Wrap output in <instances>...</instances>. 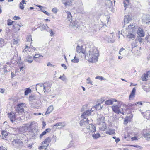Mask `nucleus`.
Listing matches in <instances>:
<instances>
[{"label":"nucleus","instance_id":"12","mask_svg":"<svg viewBox=\"0 0 150 150\" xmlns=\"http://www.w3.org/2000/svg\"><path fill=\"white\" fill-rule=\"evenodd\" d=\"M51 140L50 138H47L43 142H42L43 145H45L47 147L49 146V144L51 142Z\"/></svg>","mask_w":150,"mask_h":150},{"label":"nucleus","instance_id":"57","mask_svg":"<svg viewBox=\"0 0 150 150\" xmlns=\"http://www.w3.org/2000/svg\"><path fill=\"white\" fill-rule=\"evenodd\" d=\"M50 33V35L51 36H52L54 35L53 32L52 30H49Z\"/></svg>","mask_w":150,"mask_h":150},{"label":"nucleus","instance_id":"2","mask_svg":"<svg viewBox=\"0 0 150 150\" xmlns=\"http://www.w3.org/2000/svg\"><path fill=\"white\" fill-rule=\"evenodd\" d=\"M83 130L85 133H89L90 134L96 131V127L94 125L91 123L88 124L86 128H83Z\"/></svg>","mask_w":150,"mask_h":150},{"label":"nucleus","instance_id":"28","mask_svg":"<svg viewBox=\"0 0 150 150\" xmlns=\"http://www.w3.org/2000/svg\"><path fill=\"white\" fill-rule=\"evenodd\" d=\"M71 61L72 63H77L79 62V59H78V57L75 56L74 59H71Z\"/></svg>","mask_w":150,"mask_h":150},{"label":"nucleus","instance_id":"33","mask_svg":"<svg viewBox=\"0 0 150 150\" xmlns=\"http://www.w3.org/2000/svg\"><path fill=\"white\" fill-rule=\"evenodd\" d=\"M149 72L146 74H144V76H142V80L143 81H146L148 79V74Z\"/></svg>","mask_w":150,"mask_h":150},{"label":"nucleus","instance_id":"7","mask_svg":"<svg viewBox=\"0 0 150 150\" xmlns=\"http://www.w3.org/2000/svg\"><path fill=\"white\" fill-rule=\"evenodd\" d=\"M136 28H135L134 23H132L127 27V30H128L130 32L132 33L136 32Z\"/></svg>","mask_w":150,"mask_h":150},{"label":"nucleus","instance_id":"50","mask_svg":"<svg viewBox=\"0 0 150 150\" xmlns=\"http://www.w3.org/2000/svg\"><path fill=\"white\" fill-rule=\"evenodd\" d=\"M29 47L28 46L26 45L25 48L23 50V52H26L27 50H28Z\"/></svg>","mask_w":150,"mask_h":150},{"label":"nucleus","instance_id":"36","mask_svg":"<svg viewBox=\"0 0 150 150\" xmlns=\"http://www.w3.org/2000/svg\"><path fill=\"white\" fill-rule=\"evenodd\" d=\"M31 90L29 88H26V89L25 91V95H28L31 92Z\"/></svg>","mask_w":150,"mask_h":150},{"label":"nucleus","instance_id":"62","mask_svg":"<svg viewBox=\"0 0 150 150\" xmlns=\"http://www.w3.org/2000/svg\"><path fill=\"white\" fill-rule=\"evenodd\" d=\"M125 50V49L124 48H121L119 51V54H120V55H121V52H122V51H123V50Z\"/></svg>","mask_w":150,"mask_h":150},{"label":"nucleus","instance_id":"34","mask_svg":"<svg viewBox=\"0 0 150 150\" xmlns=\"http://www.w3.org/2000/svg\"><path fill=\"white\" fill-rule=\"evenodd\" d=\"M28 129V127L26 126L23 127L20 129V131L23 133L26 132V130Z\"/></svg>","mask_w":150,"mask_h":150},{"label":"nucleus","instance_id":"10","mask_svg":"<svg viewBox=\"0 0 150 150\" xmlns=\"http://www.w3.org/2000/svg\"><path fill=\"white\" fill-rule=\"evenodd\" d=\"M97 117V121L98 124L100 125L103 122H104L105 118L103 115H98Z\"/></svg>","mask_w":150,"mask_h":150},{"label":"nucleus","instance_id":"16","mask_svg":"<svg viewBox=\"0 0 150 150\" xmlns=\"http://www.w3.org/2000/svg\"><path fill=\"white\" fill-rule=\"evenodd\" d=\"M25 106V104L23 103H20L18 104L16 108V109H18L20 110H24V108Z\"/></svg>","mask_w":150,"mask_h":150},{"label":"nucleus","instance_id":"23","mask_svg":"<svg viewBox=\"0 0 150 150\" xmlns=\"http://www.w3.org/2000/svg\"><path fill=\"white\" fill-rule=\"evenodd\" d=\"M130 19L129 16H125L124 19L125 23H128Z\"/></svg>","mask_w":150,"mask_h":150},{"label":"nucleus","instance_id":"56","mask_svg":"<svg viewBox=\"0 0 150 150\" xmlns=\"http://www.w3.org/2000/svg\"><path fill=\"white\" fill-rule=\"evenodd\" d=\"M61 80L63 81H65L66 80V77L64 74L63 75Z\"/></svg>","mask_w":150,"mask_h":150},{"label":"nucleus","instance_id":"35","mask_svg":"<svg viewBox=\"0 0 150 150\" xmlns=\"http://www.w3.org/2000/svg\"><path fill=\"white\" fill-rule=\"evenodd\" d=\"M19 140L17 139H16L14 140L13 141H12V144L14 145H16L20 143Z\"/></svg>","mask_w":150,"mask_h":150},{"label":"nucleus","instance_id":"42","mask_svg":"<svg viewBox=\"0 0 150 150\" xmlns=\"http://www.w3.org/2000/svg\"><path fill=\"white\" fill-rule=\"evenodd\" d=\"M67 18L69 21L71 20V13L70 12H67Z\"/></svg>","mask_w":150,"mask_h":150},{"label":"nucleus","instance_id":"4","mask_svg":"<svg viewBox=\"0 0 150 150\" xmlns=\"http://www.w3.org/2000/svg\"><path fill=\"white\" fill-rule=\"evenodd\" d=\"M44 86V92H48L51 91V84L50 83L45 82L43 84Z\"/></svg>","mask_w":150,"mask_h":150},{"label":"nucleus","instance_id":"46","mask_svg":"<svg viewBox=\"0 0 150 150\" xmlns=\"http://www.w3.org/2000/svg\"><path fill=\"white\" fill-rule=\"evenodd\" d=\"M96 79H100L101 80H105V79H104L103 77L99 76H97L96 78Z\"/></svg>","mask_w":150,"mask_h":150},{"label":"nucleus","instance_id":"45","mask_svg":"<svg viewBox=\"0 0 150 150\" xmlns=\"http://www.w3.org/2000/svg\"><path fill=\"white\" fill-rule=\"evenodd\" d=\"M4 40L2 38H0V47H1L4 45Z\"/></svg>","mask_w":150,"mask_h":150},{"label":"nucleus","instance_id":"52","mask_svg":"<svg viewBox=\"0 0 150 150\" xmlns=\"http://www.w3.org/2000/svg\"><path fill=\"white\" fill-rule=\"evenodd\" d=\"M13 41V44L16 45L18 43V41L17 39H14Z\"/></svg>","mask_w":150,"mask_h":150},{"label":"nucleus","instance_id":"43","mask_svg":"<svg viewBox=\"0 0 150 150\" xmlns=\"http://www.w3.org/2000/svg\"><path fill=\"white\" fill-rule=\"evenodd\" d=\"M47 147L44 145L39 147L38 149L40 150L44 149L45 150H46Z\"/></svg>","mask_w":150,"mask_h":150},{"label":"nucleus","instance_id":"20","mask_svg":"<svg viewBox=\"0 0 150 150\" xmlns=\"http://www.w3.org/2000/svg\"><path fill=\"white\" fill-rule=\"evenodd\" d=\"M15 110L16 112L19 115H23L26 112V111H25L24 110H20L18 109Z\"/></svg>","mask_w":150,"mask_h":150},{"label":"nucleus","instance_id":"17","mask_svg":"<svg viewBox=\"0 0 150 150\" xmlns=\"http://www.w3.org/2000/svg\"><path fill=\"white\" fill-rule=\"evenodd\" d=\"M135 32L132 33L130 32L127 35V37L129 38H130L132 40H134L135 38Z\"/></svg>","mask_w":150,"mask_h":150},{"label":"nucleus","instance_id":"64","mask_svg":"<svg viewBox=\"0 0 150 150\" xmlns=\"http://www.w3.org/2000/svg\"><path fill=\"white\" fill-rule=\"evenodd\" d=\"M138 40L140 43H142L143 42L142 39L141 37L139 38Z\"/></svg>","mask_w":150,"mask_h":150},{"label":"nucleus","instance_id":"40","mask_svg":"<svg viewBox=\"0 0 150 150\" xmlns=\"http://www.w3.org/2000/svg\"><path fill=\"white\" fill-rule=\"evenodd\" d=\"M87 83L93 85V81L91 80V79L89 77L87 79Z\"/></svg>","mask_w":150,"mask_h":150},{"label":"nucleus","instance_id":"55","mask_svg":"<svg viewBox=\"0 0 150 150\" xmlns=\"http://www.w3.org/2000/svg\"><path fill=\"white\" fill-rule=\"evenodd\" d=\"M25 61L30 63H31L33 62V60L32 59L29 60L28 59H25Z\"/></svg>","mask_w":150,"mask_h":150},{"label":"nucleus","instance_id":"44","mask_svg":"<svg viewBox=\"0 0 150 150\" xmlns=\"http://www.w3.org/2000/svg\"><path fill=\"white\" fill-rule=\"evenodd\" d=\"M42 30H47V28H49L47 24H45V25H42Z\"/></svg>","mask_w":150,"mask_h":150},{"label":"nucleus","instance_id":"32","mask_svg":"<svg viewBox=\"0 0 150 150\" xmlns=\"http://www.w3.org/2000/svg\"><path fill=\"white\" fill-rule=\"evenodd\" d=\"M78 22L77 21L75 20L74 22L71 23V25L73 26L76 27V28H78Z\"/></svg>","mask_w":150,"mask_h":150},{"label":"nucleus","instance_id":"19","mask_svg":"<svg viewBox=\"0 0 150 150\" xmlns=\"http://www.w3.org/2000/svg\"><path fill=\"white\" fill-rule=\"evenodd\" d=\"M54 109V107L52 105L50 106L47 108L45 114H48L52 112Z\"/></svg>","mask_w":150,"mask_h":150},{"label":"nucleus","instance_id":"38","mask_svg":"<svg viewBox=\"0 0 150 150\" xmlns=\"http://www.w3.org/2000/svg\"><path fill=\"white\" fill-rule=\"evenodd\" d=\"M2 134L3 137L6 138L8 135V133L7 132L3 131L2 132Z\"/></svg>","mask_w":150,"mask_h":150},{"label":"nucleus","instance_id":"48","mask_svg":"<svg viewBox=\"0 0 150 150\" xmlns=\"http://www.w3.org/2000/svg\"><path fill=\"white\" fill-rule=\"evenodd\" d=\"M17 84V82L16 81H14L12 83V86L14 87H16Z\"/></svg>","mask_w":150,"mask_h":150},{"label":"nucleus","instance_id":"31","mask_svg":"<svg viewBox=\"0 0 150 150\" xmlns=\"http://www.w3.org/2000/svg\"><path fill=\"white\" fill-rule=\"evenodd\" d=\"M144 138H146L147 140H150V133H147L144 134Z\"/></svg>","mask_w":150,"mask_h":150},{"label":"nucleus","instance_id":"61","mask_svg":"<svg viewBox=\"0 0 150 150\" xmlns=\"http://www.w3.org/2000/svg\"><path fill=\"white\" fill-rule=\"evenodd\" d=\"M0 150H7V149L5 147L0 146Z\"/></svg>","mask_w":150,"mask_h":150},{"label":"nucleus","instance_id":"11","mask_svg":"<svg viewBox=\"0 0 150 150\" xmlns=\"http://www.w3.org/2000/svg\"><path fill=\"white\" fill-rule=\"evenodd\" d=\"M136 89L135 88H133L131 93L129 96V100H132L134 99L135 95Z\"/></svg>","mask_w":150,"mask_h":150},{"label":"nucleus","instance_id":"24","mask_svg":"<svg viewBox=\"0 0 150 150\" xmlns=\"http://www.w3.org/2000/svg\"><path fill=\"white\" fill-rule=\"evenodd\" d=\"M100 129L102 130H104L106 128V126L105 122H102L101 124H100Z\"/></svg>","mask_w":150,"mask_h":150},{"label":"nucleus","instance_id":"59","mask_svg":"<svg viewBox=\"0 0 150 150\" xmlns=\"http://www.w3.org/2000/svg\"><path fill=\"white\" fill-rule=\"evenodd\" d=\"M13 19L14 20H19L20 18L18 16H15L13 17Z\"/></svg>","mask_w":150,"mask_h":150},{"label":"nucleus","instance_id":"63","mask_svg":"<svg viewBox=\"0 0 150 150\" xmlns=\"http://www.w3.org/2000/svg\"><path fill=\"white\" fill-rule=\"evenodd\" d=\"M132 141L136 140H137V137H133L131 138Z\"/></svg>","mask_w":150,"mask_h":150},{"label":"nucleus","instance_id":"18","mask_svg":"<svg viewBox=\"0 0 150 150\" xmlns=\"http://www.w3.org/2000/svg\"><path fill=\"white\" fill-rule=\"evenodd\" d=\"M102 107L101 106V105L100 103H98L94 106V107H93L91 109L92 111H94L95 110H100L102 108Z\"/></svg>","mask_w":150,"mask_h":150},{"label":"nucleus","instance_id":"1","mask_svg":"<svg viewBox=\"0 0 150 150\" xmlns=\"http://www.w3.org/2000/svg\"><path fill=\"white\" fill-rule=\"evenodd\" d=\"M99 52L96 48H91L85 55L86 59L91 62H95L98 59Z\"/></svg>","mask_w":150,"mask_h":150},{"label":"nucleus","instance_id":"29","mask_svg":"<svg viewBox=\"0 0 150 150\" xmlns=\"http://www.w3.org/2000/svg\"><path fill=\"white\" fill-rule=\"evenodd\" d=\"M55 126L64 127L65 126V124L64 122H60L59 123H56L54 125V126Z\"/></svg>","mask_w":150,"mask_h":150},{"label":"nucleus","instance_id":"41","mask_svg":"<svg viewBox=\"0 0 150 150\" xmlns=\"http://www.w3.org/2000/svg\"><path fill=\"white\" fill-rule=\"evenodd\" d=\"M14 21H12L10 19H8L7 20V25H12V23H13Z\"/></svg>","mask_w":150,"mask_h":150},{"label":"nucleus","instance_id":"6","mask_svg":"<svg viewBox=\"0 0 150 150\" xmlns=\"http://www.w3.org/2000/svg\"><path fill=\"white\" fill-rule=\"evenodd\" d=\"M8 114L11 122L13 123H15L16 122L15 118L16 117V115H17V114L13 112H11Z\"/></svg>","mask_w":150,"mask_h":150},{"label":"nucleus","instance_id":"53","mask_svg":"<svg viewBox=\"0 0 150 150\" xmlns=\"http://www.w3.org/2000/svg\"><path fill=\"white\" fill-rule=\"evenodd\" d=\"M137 104L142 105V103L141 101L138 102L136 103H133V104H132V105H136Z\"/></svg>","mask_w":150,"mask_h":150},{"label":"nucleus","instance_id":"30","mask_svg":"<svg viewBox=\"0 0 150 150\" xmlns=\"http://www.w3.org/2000/svg\"><path fill=\"white\" fill-rule=\"evenodd\" d=\"M40 56L42 57L41 55H40L38 54H36L33 57V58L37 62H40L38 60L37 58L39 57Z\"/></svg>","mask_w":150,"mask_h":150},{"label":"nucleus","instance_id":"21","mask_svg":"<svg viewBox=\"0 0 150 150\" xmlns=\"http://www.w3.org/2000/svg\"><path fill=\"white\" fill-rule=\"evenodd\" d=\"M25 1H26L25 0H22L21 1L19 4V8L20 9L23 10L24 9L23 6L24 4H26V3Z\"/></svg>","mask_w":150,"mask_h":150},{"label":"nucleus","instance_id":"54","mask_svg":"<svg viewBox=\"0 0 150 150\" xmlns=\"http://www.w3.org/2000/svg\"><path fill=\"white\" fill-rule=\"evenodd\" d=\"M33 47V49H32V48L29 47L28 51H29V52H34V51H35V48L34 47Z\"/></svg>","mask_w":150,"mask_h":150},{"label":"nucleus","instance_id":"49","mask_svg":"<svg viewBox=\"0 0 150 150\" xmlns=\"http://www.w3.org/2000/svg\"><path fill=\"white\" fill-rule=\"evenodd\" d=\"M113 36L112 35V37L110 38H109V40H110V42L111 43H114L115 41V40L113 38Z\"/></svg>","mask_w":150,"mask_h":150},{"label":"nucleus","instance_id":"58","mask_svg":"<svg viewBox=\"0 0 150 150\" xmlns=\"http://www.w3.org/2000/svg\"><path fill=\"white\" fill-rule=\"evenodd\" d=\"M128 122V120L127 118H126L124 121V124L125 125H126L127 124Z\"/></svg>","mask_w":150,"mask_h":150},{"label":"nucleus","instance_id":"47","mask_svg":"<svg viewBox=\"0 0 150 150\" xmlns=\"http://www.w3.org/2000/svg\"><path fill=\"white\" fill-rule=\"evenodd\" d=\"M35 96H31L29 97V99L30 100H33L35 99Z\"/></svg>","mask_w":150,"mask_h":150},{"label":"nucleus","instance_id":"60","mask_svg":"<svg viewBox=\"0 0 150 150\" xmlns=\"http://www.w3.org/2000/svg\"><path fill=\"white\" fill-rule=\"evenodd\" d=\"M52 11L54 13H56L57 12V9L56 8H53L52 9Z\"/></svg>","mask_w":150,"mask_h":150},{"label":"nucleus","instance_id":"5","mask_svg":"<svg viewBox=\"0 0 150 150\" xmlns=\"http://www.w3.org/2000/svg\"><path fill=\"white\" fill-rule=\"evenodd\" d=\"M89 120L86 117H84L82 119L80 122V124L81 126L83 127H86L89 124Z\"/></svg>","mask_w":150,"mask_h":150},{"label":"nucleus","instance_id":"25","mask_svg":"<svg viewBox=\"0 0 150 150\" xmlns=\"http://www.w3.org/2000/svg\"><path fill=\"white\" fill-rule=\"evenodd\" d=\"M146 119H150V112L149 111H147L144 113V115Z\"/></svg>","mask_w":150,"mask_h":150},{"label":"nucleus","instance_id":"9","mask_svg":"<svg viewBox=\"0 0 150 150\" xmlns=\"http://www.w3.org/2000/svg\"><path fill=\"white\" fill-rule=\"evenodd\" d=\"M76 51L78 53H85V50L83 48L82 46H80L79 45H77L76 47Z\"/></svg>","mask_w":150,"mask_h":150},{"label":"nucleus","instance_id":"13","mask_svg":"<svg viewBox=\"0 0 150 150\" xmlns=\"http://www.w3.org/2000/svg\"><path fill=\"white\" fill-rule=\"evenodd\" d=\"M92 110H88L84 112L81 115V117L83 118L85 117L88 116L91 114Z\"/></svg>","mask_w":150,"mask_h":150},{"label":"nucleus","instance_id":"39","mask_svg":"<svg viewBox=\"0 0 150 150\" xmlns=\"http://www.w3.org/2000/svg\"><path fill=\"white\" fill-rule=\"evenodd\" d=\"M129 0H124V4L125 5V10H126V8L127 6L129 4Z\"/></svg>","mask_w":150,"mask_h":150},{"label":"nucleus","instance_id":"27","mask_svg":"<svg viewBox=\"0 0 150 150\" xmlns=\"http://www.w3.org/2000/svg\"><path fill=\"white\" fill-rule=\"evenodd\" d=\"M64 4L66 6H69L71 5V0H66Z\"/></svg>","mask_w":150,"mask_h":150},{"label":"nucleus","instance_id":"51","mask_svg":"<svg viewBox=\"0 0 150 150\" xmlns=\"http://www.w3.org/2000/svg\"><path fill=\"white\" fill-rule=\"evenodd\" d=\"M41 11L43 12L45 14L47 15H48V16L50 15L49 13L48 12H47L46 11H45V10L43 9H41Z\"/></svg>","mask_w":150,"mask_h":150},{"label":"nucleus","instance_id":"15","mask_svg":"<svg viewBox=\"0 0 150 150\" xmlns=\"http://www.w3.org/2000/svg\"><path fill=\"white\" fill-rule=\"evenodd\" d=\"M137 33L138 35L140 37H144V33L143 30L140 28H138Z\"/></svg>","mask_w":150,"mask_h":150},{"label":"nucleus","instance_id":"8","mask_svg":"<svg viewBox=\"0 0 150 150\" xmlns=\"http://www.w3.org/2000/svg\"><path fill=\"white\" fill-rule=\"evenodd\" d=\"M43 84L38 83L36 85V90H38L39 92H44V86Z\"/></svg>","mask_w":150,"mask_h":150},{"label":"nucleus","instance_id":"3","mask_svg":"<svg viewBox=\"0 0 150 150\" xmlns=\"http://www.w3.org/2000/svg\"><path fill=\"white\" fill-rule=\"evenodd\" d=\"M112 110L115 112L124 114V112L122 108H121L120 103L117 105H114L112 107Z\"/></svg>","mask_w":150,"mask_h":150},{"label":"nucleus","instance_id":"14","mask_svg":"<svg viewBox=\"0 0 150 150\" xmlns=\"http://www.w3.org/2000/svg\"><path fill=\"white\" fill-rule=\"evenodd\" d=\"M116 101L117 100L115 99L112 98L106 100L105 102V103L107 105H111L113 104L114 102Z\"/></svg>","mask_w":150,"mask_h":150},{"label":"nucleus","instance_id":"22","mask_svg":"<svg viewBox=\"0 0 150 150\" xmlns=\"http://www.w3.org/2000/svg\"><path fill=\"white\" fill-rule=\"evenodd\" d=\"M90 134L91 135L92 137L95 139L99 138L100 136V134L99 133L95 134V132H94V133H92V134Z\"/></svg>","mask_w":150,"mask_h":150},{"label":"nucleus","instance_id":"37","mask_svg":"<svg viewBox=\"0 0 150 150\" xmlns=\"http://www.w3.org/2000/svg\"><path fill=\"white\" fill-rule=\"evenodd\" d=\"M26 39H27V42H31L30 44H31L32 43L31 41H32L31 36V35H29V36H28L27 37Z\"/></svg>","mask_w":150,"mask_h":150},{"label":"nucleus","instance_id":"26","mask_svg":"<svg viewBox=\"0 0 150 150\" xmlns=\"http://www.w3.org/2000/svg\"><path fill=\"white\" fill-rule=\"evenodd\" d=\"M106 133L109 135H111L114 134L115 133L114 130L113 129H109L106 131Z\"/></svg>","mask_w":150,"mask_h":150}]
</instances>
